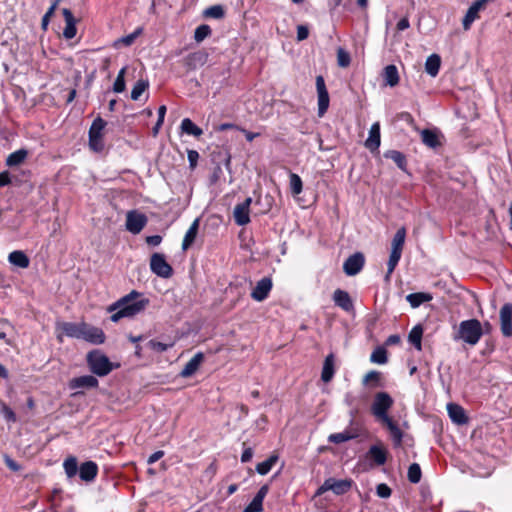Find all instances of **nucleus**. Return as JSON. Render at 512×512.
I'll return each mask as SVG.
<instances>
[{
  "mask_svg": "<svg viewBox=\"0 0 512 512\" xmlns=\"http://www.w3.org/2000/svg\"><path fill=\"white\" fill-rule=\"evenodd\" d=\"M82 329L83 333L81 339L95 345L103 344L105 342L106 336L101 328L92 326L85 322Z\"/></svg>",
  "mask_w": 512,
  "mask_h": 512,
  "instance_id": "obj_13",
  "label": "nucleus"
},
{
  "mask_svg": "<svg viewBox=\"0 0 512 512\" xmlns=\"http://www.w3.org/2000/svg\"><path fill=\"white\" fill-rule=\"evenodd\" d=\"M423 327L418 324L414 326L408 335V341L418 350H422Z\"/></svg>",
  "mask_w": 512,
  "mask_h": 512,
  "instance_id": "obj_34",
  "label": "nucleus"
},
{
  "mask_svg": "<svg viewBox=\"0 0 512 512\" xmlns=\"http://www.w3.org/2000/svg\"><path fill=\"white\" fill-rule=\"evenodd\" d=\"M330 481L326 479L324 483L317 489L315 496H320L330 490Z\"/></svg>",
  "mask_w": 512,
  "mask_h": 512,
  "instance_id": "obj_64",
  "label": "nucleus"
},
{
  "mask_svg": "<svg viewBox=\"0 0 512 512\" xmlns=\"http://www.w3.org/2000/svg\"><path fill=\"white\" fill-rule=\"evenodd\" d=\"M107 122L98 116L92 122L88 132L89 147L94 152H101L104 149L103 130Z\"/></svg>",
  "mask_w": 512,
  "mask_h": 512,
  "instance_id": "obj_6",
  "label": "nucleus"
},
{
  "mask_svg": "<svg viewBox=\"0 0 512 512\" xmlns=\"http://www.w3.org/2000/svg\"><path fill=\"white\" fill-rule=\"evenodd\" d=\"M337 62L340 67H348L351 62L349 53H347L344 49L339 48L337 50Z\"/></svg>",
  "mask_w": 512,
  "mask_h": 512,
  "instance_id": "obj_49",
  "label": "nucleus"
},
{
  "mask_svg": "<svg viewBox=\"0 0 512 512\" xmlns=\"http://www.w3.org/2000/svg\"><path fill=\"white\" fill-rule=\"evenodd\" d=\"M189 167L194 169L197 166V162L199 159V153L196 150H188L187 151Z\"/></svg>",
  "mask_w": 512,
  "mask_h": 512,
  "instance_id": "obj_56",
  "label": "nucleus"
},
{
  "mask_svg": "<svg viewBox=\"0 0 512 512\" xmlns=\"http://www.w3.org/2000/svg\"><path fill=\"white\" fill-rule=\"evenodd\" d=\"M421 140L429 148L436 149L441 146L439 133L432 129H423L421 131Z\"/></svg>",
  "mask_w": 512,
  "mask_h": 512,
  "instance_id": "obj_24",
  "label": "nucleus"
},
{
  "mask_svg": "<svg viewBox=\"0 0 512 512\" xmlns=\"http://www.w3.org/2000/svg\"><path fill=\"white\" fill-rule=\"evenodd\" d=\"M401 342V338L398 334L390 335L386 341L385 344L388 346L397 345Z\"/></svg>",
  "mask_w": 512,
  "mask_h": 512,
  "instance_id": "obj_63",
  "label": "nucleus"
},
{
  "mask_svg": "<svg viewBox=\"0 0 512 512\" xmlns=\"http://www.w3.org/2000/svg\"><path fill=\"white\" fill-rule=\"evenodd\" d=\"M8 260L11 264L20 268H27L30 264L28 256L20 250L11 252L8 256Z\"/></svg>",
  "mask_w": 512,
  "mask_h": 512,
  "instance_id": "obj_32",
  "label": "nucleus"
},
{
  "mask_svg": "<svg viewBox=\"0 0 512 512\" xmlns=\"http://www.w3.org/2000/svg\"><path fill=\"white\" fill-rule=\"evenodd\" d=\"M11 183L10 174L8 171L0 173V187L7 186Z\"/></svg>",
  "mask_w": 512,
  "mask_h": 512,
  "instance_id": "obj_60",
  "label": "nucleus"
},
{
  "mask_svg": "<svg viewBox=\"0 0 512 512\" xmlns=\"http://www.w3.org/2000/svg\"><path fill=\"white\" fill-rule=\"evenodd\" d=\"M290 188L294 195H298L302 192L303 183L299 175L290 173Z\"/></svg>",
  "mask_w": 512,
  "mask_h": 512,
  "instance_id": "obj_47",
  "label": "nucleus"
},
{
  "mask_svg": "<svg viewBox=\"0 0 512 512\" xmlns=\"http://www.w3.org/2000/svg\"><path fill=\"white\" fill-rule=\"evenodd\" d=\"M98 385L99 381L93 375L74 377L68 382L69 389L76 391L74 395H83L85 389L97 388Z\"/></svg>",
  "mask_w": 512,
  "mask_h": 512,
  "instance_id": "obj_7",
  "label": "nucleus"
},
{
  "mask_svg": "<svg viewBox=\"0 0 512 512\" xmlns=\"http://www.w3.org/2000/svg\"><path fill=\"white\" fill-rule=\"evenodd\" d=\"M63 467L68 478L74 477L79 470L76 457L70 456L66 458Z\"/></svg>",
  "mask_w": 512,
  "mask_h": 512,
  "instance_id": "obj_39",
  "label": "nucleus"
},
{
  "mask_svg": "<svg viewBox=\"0 0 512 512\" xmlns=\"http://www.w3.org/2000/svg\"><path fill=\"white\" fill-rule=\"evenodd\" d=\"M180 128L182 133L193 135L197 138L203 134V130L189 118H184L182 120Z\"/></svg>",
  "mask_w": 512,
  "mask_h": 512,
  "instance_id": "obj_35",
  "label": "nucleus"
},
{
  "mask_svg": "<svg viewBox=\"0 0 512 512\" xmlns=\"http://www.w3.org/2000/svg\"><path fill=\"white\" fill-rule=\"evenodd\" d=\"M309 36V29L307 26L305 25H299L297 27V40L298 41H303L305 39H307Z\"/></svg>",
  "mask_w": 512,
  "mask_h": 512,
  "instance_id": "obj_57",
  "label": "nucleus"
},
{
  "mask_svg": "<svg viewBox=\"0 0 512 512\" xmlns=\"http://www.w3.org/2000/svg\"><path fill=\"white\" fill-rule=\"evenodd\" d=\"M148 81L138 80L132 88L131 99L136 101L142 95V93L148 88Z\"/></svg>",
  "mask_w": 512,
  "mask_h": 512,
  "instance_id": "obj_45",
  "label": "nucleus"
},
{
  "mask_svg": "<svg viewBox=\"0 0 512 512\" xmlns=\"http://www.w3.org/2000/svg\"><path fill=\"white\" fill-rule=\"evenodd\" d=\"M252 202L250 197L246 198L244 202L237 204L233 211L235 223L239 226H244L250 222L249 207Z\"/></svg>",
  "mask_w": 512,
  "mask_h": 512,
  "instance_id": "obj_14",
  "label": "nucleus"
},
{
  "mask_svg": "<svg viewBox=\"0 0 512 512\" xmlns=\"http://www.w3.org/2000/svg\"><path fill=\"white\" fill-rule=\"evenodd\" d=\"M62 14L64 16V19H65V23H66V26L63 30V36L66 38V39H72L75 37L76 35V19L74 18L73 16V13L71 12L70 9L68 8H64L62 10Z\"/></svg>",
  "mask_w": 512,
  "mask_h": 512,
  "instance_id": "obj_22",
  "label": "nucleus"
},
{
  "mask_svg": "<svg viewBox=\"0 0 512 512\" xmlns=\"http://www.w3.org/2000/svg\"><path fill=\"white\" fill-rule=\"evenodd\" d=\"M278 461V455L272 454L270 455L265 461L260 462L256 466V471L260 475H266L270 472L272 467L276 464Z\"/></svg>",
  "mask_w": 512,
  "mask_h": 512,
  "instance_id": "obj_38",
  "label": "nucleus"
},
{
  "mask_svg": "<svg viewBox=\"0 0 512 512\" xmlns=\"http://www.w3.org/2000/svg\"><path fill=\"white\" fill-rule=\"evenodd\" d=\"M370 361L376 364H386L388 361L387 350L382 346L377 347L371 353Z\"/></svg>",
  "mask_w": 512,
  "mask_h": 512,
  "instance_id": "obj_40",
  "label": "nucleus"
},
{
  "mask_svg": "<svg viewBox=\"0 0 512 512\" xmlns=\"http://www.w3.org/2000/svg\"><path fill=\"white\" fill-rule=\"evenodd\" d=\"M211 32V28L208 25L202 24L195 29L194 39L196 42H202Z\"/></svg>",
  "mask_w": 512,
  "mask_h": 512,
  "instance_id": "obj_48",
  "label": "nucleus"
},
{
  "mask_svg": "<svg viewBox=\"0 0 512 512\" xmlns=\"http://www.w3.org/2000/svg\"><path fill=\"white\" fill-rule=\"evenodd\" d=\"M380 146V124L375 122L372 124L369 136L365 141V147L371 152L377 151Z\"/></svg>",
  "mask_w": 512,
  "mask_h": 512,
  "instance_id": "obj_21",
  "label": "nucleus"
},
{
  "mask_svg": "<svg viewBox=\"0 0 512 512\" xmlns=\"http://www.w3.org/2000/svg\"><path fill=\"white\" fill-rule=\"evenodd\" d=\"M490 0H476L467 10L466 15L463 18V28L468 30L471 24L478 18V13Z\"/></svg>",
  "mask_w": 512,
  "mask_h": 512,
  "instance_id": "obj_17",
  "label": "nucleus"
},
{
  "mask_svg": "<svg viewBox=\"0 0 512 512\" xmlns=\"http://www.w3.org/2000/svg\"><path fill=\"white\" fill-rule=\"evenodd\" d=\"M162 241V237L160 235H152L146 237V243L150 246H158Z\"/></svg>",
  "mask_w": 512,
  "mask_h": 512,
  "instance_id": "obj_59",
  "label": "nucleus"
},
{
  "mask_svg": "<svg viewBox=\"0 0 512 512\" xmlns=\"http://www.w3.org/2000/svg\"><path fill=\"white\" fill-rule=\"evenodd\" d=\"M393 404L394 400L387 392H378L374 396L371 413L388 430L394 447L398 448L402 445L404 434L393 418L388 415Z\"/></svg>",
  "mask_w": 512,
  "mask_h": 512,
  "instance_id": "obj_1",
  "label": "nucleus"
},
{
  "mask_svg": "<svg viewBox=\"0 0 512 512\" xmlns=\"http://www.w3.org/2000/svg\"><path fill=\"white\" fill-rule=\"evenodd\" d=\"M330 481V490L336 495H343L347 493L352 487L353 481L351 479L328 478Z\"/></svg>",
  "mask_w": 512,
  "mask_h": 512,
  "instance_id": "obj_25",
  "label": "nucleus"
},
{
  "mask_svg": "<svg viewBox=\"0 0 512 512\" xmlns=\"http://www.w3.org/2000/svg\"><path fill=\"white\" fill-rule=\"evenodd\" d=\"M253 457V449L251 447H248L244 449L242 455H241V461L243 463L249 462Z\"/></svg>",
  "mask_w": 512,
  "mask_h": 512,
  "instance_id": "obj_62",
  "label": "nucleus"
},
{
  "mask_svg": "<svg viewBox=\"0 0 512 512\" xmlns=\"http://www.w3.org/2000/svg\"><path fill=\"white\" fill-rule=\"evenodd\" d=\"M333 301L336 306L340 307L346 312H351L354 310L353 301L348 292L336 289L333 293Z\"/></svg>",
  "mask_w": 512,
  "mask_h": 512,
  "instance_id": "obj_18",
  "label": "nucleus"
},
{
  "mask_svg": "<svg viewBox=\"0 0 512 512\" xmlns=\"http://www.w3.org/2000/svg\"><path fill=\"white\" fill-rule=\"evenodd\" d=\"M89 370L96 376H107L112 370L119 368V364L112 363L109 358L99 350L90 351L86 356Z\"/></svg>",
  "mask_w": 512,
  "mask_h": 512,
  "instance_id": "obj_3",
  "label": "nucleus"
},
{
  "mask_svg": "<svg viewBox=\"0 0 512 512\" xmlns=\"http://www.w3.org/2000/svg\"><path fill=\"white\" fill-rule=\"evenodd\" d=\"M407 477L408 480L413 484H417L421 481L422 471L418 463H412L409 466Z\"/></svg>",
  "mask_w": 512,
  "mask_h": 512,
  "instance_id": "obj_42",
  "label": "nucleus"
},
{
  "mask_svg": "<svg viewBox=\"0 0 512 512\" xmlns=\"http://www.w3.org/2000/svg\"><path fill=\"white\" fill-rule=\"evenodd\" d=\"M368 455L378 465H384L387 461V450L379 445H372L368 451Z\"/></svg>",
  "mask_w": 512,
  "mask_h": 512,
  "instance_id": "obj_31",
  "label": "nucleus"
},
{
  "mask_svg": "<svg viewBox=\"0 0 512 512\" xmlns=\"http://www.w3.org/2000/svg\"><path fill=\"white\" fill-rule=\"evenodd\" d=\"M98 474V465L93 461L83 462L79 467V477L84 482H92Z\"/></svg>",
  "mask_w": 512,
  "mask_h": 512,
  "instance_id": "obj_19",
  "label": "nucleus"
},
{
  "mask_svg": "<svg viewBox=\"0 0 512 512\" xmlns=\"http://www.w3.org/2000/svg\"><path fill=\"white\" fill-rule=\"evenodd\" d=\"M447 410L449 417L454 423L458 425H463L468 422V417L466 416L464 409L460 405L450 403L447 405Z\"/></svg>",
  "mask_w": 512,
  "mask_h": 512,
  "instance_id": "obj_23",
  "label": "nucleus"
},
{
  "mask_svg": "<svg viewBox=\"0 0 512 512\" xmlns=\"http://www.w3.org/2000/svg\"><path fill=\"white\" fill-rule=\"evenodd\" d=\"M433 299L432 294L427 292H416L411 293L406 296L407 302L411 305L412 308H417L421 304L425 302H429Z\"/></svg>",
  "mask_w": 512,
  "mask_h": 512,
  "instance_id": "obj_29",
  "label": "nucleus"
},
{
  "mask_svg": "<svg viewBox=\"0 0 512 512\" xmlns=\"http://www.w3.org/2000/svg\"><path fill=\"white\" fill-rule=\"evenodd\" d=\"M85 322L73 323V322H59L56 324L57 331L61 333L57 334L58 342H63V334L70 338L81 339Z\"/></svg>",
  "mask_w": 512,
  "mask_h": 512,
  "instance_id": "obj_9",
  "label": "nucleus"
},
{
  "mask_svg": "<svg viewBox=\"0 0 512 512\" xmlns=\"http://www.w3.org/2000/svg\"><path fill=\"white\" fill-rule=\"evenodd\" d=\"M152 350L162 353L165 352L171 345L159 342L157 340H150L147 344Z\"/></svg>",
  "mask_w": 512,
  "mask_h": 512,
  "instance_id": "obj_52",
  "label": "nucleus"
},
{
  "mask_svg": "<svg viewBox=\"0 0 512 512\" xmlns=\"http://www.w3.org/2000/svg\"><path fill=\"white\" fill-rule=\"evenodd\" d=\"M1 414L8 422L15 423L17 421V417L14 411L5 404H3L1 407Z\"/></svg>",
  "mask_w": 512,
  "mask_h": 512,
  "instance_id": "obj_50",
  "label": "nucleus"
},
{
  "mask_svg": "<svg viewBox=\"0 0 512 512\" xmlns=\"http://www.w3.org/2000/svg\"><path fill=\"white\" fill-rule=\"evenodd\" d=\"M28 155V152L27 150L25 149H19L13 153H11L7 159H6V165L9 166V167H14V166H17V165H20L21 163L24 162V160L26 159Z\"/></svg>",
  "mask_w": 512,
  "mask_h": 512,
  "instance_id": "obj_37",
  "label": "nucleus"
},
{
  "mask_svg": "<svg viewBox=\"0 0 512 512\" xmlns=\"http://www.w3.org/2000/svg\"><path fill=\"white\" fill-rule=\"evenodd\" d=\"M376 493L380 498H389L391 496L392 490L387 484L381 483L377 485Z\"/></svg>",
  "mask_w": 512,
  "mask_h": 512,
  "instance_id": "obj_51",
  "label": "nucleus"
},
{
  "mask_svg": "<svg viewBox=\"0 0 512 512\" xmlns=\"http://www.w3.org/2000/svg\"><path fill=\"white\" fill-rule=\"evenodd\" d=\"M334 362H335L334 354L330 353L329 355L326 356L324 363H323L322 372H321V380L325 383L330 382L334 376V373H335Z\"/></svg>",
  "mask_w": 512,
  "mask_h": 512,
  "instance_id": "obj_26",
  "label": "nucleus"
},
{
  "mask_svg": "<svg viewBox=\"0 0 512 512\" xmlns=\"http://www.w3.org/2000/svg\"><path fill=\"white\" fill-rule=\"evenodd\" d=\"M364 264V255L361 252H356L345 260L343 270L346 275L354 276L362 270Z\"/></svg>",
  "mask_w": 512,
  "mask_h": 512,
  "instance_id": "obj_12",
  "label": "nucleus"
},
{
  "mask_svg": "<svg viewBox=\"0 0 512 512\" xmlns=\"http://www.w3.org/2000/svg\"><path fill=\"white\" fill-rule=\"evenodd\" d=\"M247 512H262L263 511V502L258 498H253L252 501L248 504Z\"/></svg>",
  "mask_w": 512,
  "mask_h": 512,
  "instance_id": "obj_53",
  "label": "nucleus"
},
{
  "mask_svg": "<svg viewBox=\"0 0 512 512\" xmlns=\"http://www.w3.org/2000/svg\"><path fill=\"white\" fill-rule=\"evenodd\" d=\"M316 89L318 94V115L322 117L329 107V93L322 75L316 77Z\"/></svg>",
  "mask_w": 512,
  "mask_h": 512,
  "instance_id": "obj_11",
  "label": "nucleus"
},
{
  "mask_svg": "<svg viewBox=\"0 0 512 512\" xmlns=\"http://www.w3.org/2000/svg\"><path fill=\"white\" fill-rule=\"evenodd\" d=\"M383 79L386 85L394 87L399 83V73L395 65H387L383 70Z\"/></svg>",
  "mask_w": 512,
  "mask_h": 512,
  "instance_id": "obj_28",
  "label": "nucleus"
},
{
  "mask_svg": "<svg viewBox=\"0 0 512 512\" xmlns=\"http://www.w3.org/2000/svg\"><path fill=\"white\" fill-rule=\"evenodd\" d=\"M362 384L370 388L382 387V373L376 370H371L362 379Z\"/></svg>",
  "mask_w": 512,
  "mask_h": 512,
  "instance_id": "obj_30",
  "label": "nucleus"
},
{
  "mask_svg": "<svg viewBox=\"0 0 512 512\" xmlns=\"http://www.w3.org/2000/svg\"><path fill=\"white\" fill-rule=\"evenodd\" d=\"M501 331L506 337L512 335V304L506 303L500 310Z\"/></svg>",
  "mask_w": 512,
  "mask_h": 512,
  "instance_id": "obj_16",
  "label": "nucleus"
},
{
  "mask_svg": "<svg viewBox=\"0 0 512 512\" xmlns=\"http://www.w3.org/2000/svg\"><path fill=\"white\" fill-rule=\"evenodd\" d=\"M441 66V58L438 54L430 55L425 62V71L432 77L437 76Z\"/></svg>",
  "mask_w": 512,
  "mask_h": 512,
  "instance_id": "obj_33",
  "label": "nucleus"
},
{
  "mask_svg": "<svg viewBox=\"0 0 512 512\" xmlns=\"http://www.w3.org/2000/svg\"><path fill=\"white\" fill-rule=\"evenodd\" d=\"M272 289V280L269 277H264L259 280L251 293V297L256 301H264Z\"/></svg>",
  "mask_w": 512,
  "mask_h": 512,
  "instance_id": "obj_15",
  "label": "nucleus"
},
{
  "mask_svg": "<svg viewBox=\"0 0 512 512\" xmlns=\"http://www.w3.org/2000/svg\"><path fill=\"white\" fill-rule=\"evenodd\" d=\"M140 33H141V29H137L133 33L126 35V36L122 37L121 39H119V42L123 43L126 46H130L135 41V39L137 38V36Z\"/></svg>",
  "mask_w": 512,
  "mask_h": 512,
  "instance_id": "obj_55",
  "label": "nucleus"
},
{
  "mask_svg": "<svg viewBox=\"0 0 512 512\" xmlns=\"http://www.w3.org/2000/svg\"><path fill=\"white\" fill-rule=\"evenodd\" d=\"M483 335V328L479 320L469 319L462 321L459 325L458 336L455 338L462 339L469 345H476Z\"/></svg>",
  "mask_w": 512,
  "mask_h": 512,
  "instance_id": "obj_4",
  "label": "nucleus"
},
{
  "mask_svg": "<svg viewBox=\"0 0 512 512\" xmlns=\"http://www.w3.org/2000/svg\"><path fill=\"white\" fill-rule=\"evenodd\" d=\"M55 10H56L55 5H51L50 8L47 10V12L42 17L41 28L43 30H47V27L49 25L50 19L53 16Z\"/></svg>",
  "mask_w": 512,
  "mask_h": 512,
  "instance_id": "obj_54",
  "label": "nucleus"
},
{
  "mask_svg": "<svg viewBox=\"0 0 512 512\" xmlns=\"http://www.w3.org/2000/svg\"><path fill=\"white\" fill-rule=\"evenodd\" d=\"M199 229V218L195 219L193 223L190 225L189 229L187 230L183 241H182V250L186 251L189 249L193 243L195 242V239L198 234Z\"/></svg>",
  "mask_w": 512,
  "mask_h": 512,
  "instance_id": "obj_27",
  "label": "nucleus"
},
{
  "mask_svg": "<svg viewBox=\"0 0 512 512\" xmlns=\"http://www.w3.org/2000/svg\"><path fill=\"white\" fill-rule=\"evenodd\" d=\"M150 269L159 277L170 278L173 275V268L166 261L164 254L154 253L150 258Z\"/></svg>",
  "mask_w": 512,
  "mask_h": 512,
  "instance_id": "obj_8",
  "label": "nucleus"
},
{
  "mask_svg": "<svg viewBox=\"0 0 512 512\" xmlns=\"http://www.w3.org/2000/svg\"><path fill=\"white\" fill-rule=\"evenodd\" d=\"M384 157L391 159L399 169L406 171L407 161L406 156L398 150H389L385 152Z\"/></svg>",
  "mask_w": 512,
  "mask_h": 512,
  "instance_id": "obj_36",
  "label": "nucleus"
},
{
  "mask_svg": "<svg viewBox=\"0 0 512 512\" xmlns=\"http://www.w3.org/2000/svg\"><path fill=\"white\" fill-rule=\"evenodd\" d=\"M203 15L206 18L222 19L225 15V11L223 6L213 5L205 9Z\"/></svg>",
  "mask_w": 512,
  "mask_h": 512,
  "instance_id": "obj_43",
  "label": "nucleus"
},
{
  "mask_svg": "<svg viewBox=\"0 0 512 512\" xmlns=\"http://www.w3.org/2000/svg\"><path fill=\"white\" fill-rule=\"evenodd\" d=\"M163 456H164V451L158 450L149 456L147 462H148V464H153V463L157 462L158 460H160Z\"/></svg>",
  "mask_w": 512,
  "mask_h": 512,
  "instance_id": "obj_61",
  "label": "nucleus"
},
{
  "mask_svg": "<svg viewBox=\"0 0 512 512\" xmlns=\"http://www.w3.org/2000/svg\"><path fill=\"white\" fill-rule=\"evenodd\" d=\"M4 461H5V464L7 465V467L12 470V471H19L20 470V465L14 461L12 458H10L8 455H5L4 456Z\"/></svg>",
  "mask_w": 512,
  "mask_h": 512,
  "instance_id": "obj_58",
  "label": "nucleus"
},
{
  "mask_svg": "<svg viewBox=\"0 0 512 512\" xmlns=\"http://www.w3.org/2000/svg\"><path fill=\"white\" fill-rule=\"evenodd\" d=\"M148 303L149 300L143 298L141 293L132 290L129 294L111 304L107 311L112 313L110 319L116 323L122 318H130L137 315L146 308Z\"/></svg>",
  "mask_w": 512,
  "mask_h": 512,
  "instance_id": "obj_2",
  "label": "nucleus"
},
{
  "mask_svg": "<svg viewBox=\"0 0 512 512\" xmlns=\"http://www.w3.org/2000/svg\"><path fill=\"white\" fill-rule=\"evenodd\" d=\"M125 73H126V67H123L119 71V73L115 79V82L113 84V91L115 93H121L125 90V87H126L125 86Z\"/></svg>",
  "mask_w": 512,
  "mask_h": 512,
  "instance_id": "obj_46",
  "label": "nucleus"
},
{
  "mask_svg": "<svg viewBox=\"0 0 512 512\" xmlns=\"http://www.w3.org/2000/svg\"><path fill=\"white\" fill-rule=\"evenodd\" d=\"M147 217L145 214L137 210L128 211L126 214V229L132 234H139L147 224Z\"/></svg>",
  "mask_w": 512,
  "mask_h": 512,
  "instance_id": "obj_10",
  "label": "nucleus"
},
{
  "mask_svg": "<svg viewBox=\"0 0 512 512\" xmlns=\"http://www.w3.org/2000/svg\"><path fill=\"white\" fill-rule=\"evenodd\" d=\"M405 238H406V229L404 227H401L400 229L397 230V232L395 233L393 240H392L391 253L389 256L388 263H387L386 278L390 277V275L395 270V268L401 258L404 243H405Z\"/></svg>",
  "mask_w": 512,
  "mask_h": 512,
  "instance_id": "obj_5",
  "label": "nucleus"
},
{
  "mask_svg": "<svg viewBox=\"0 0 512 512\" xmlns=\"http://www.w3.org/2000/svg\"><path fill=\"white\" fill-rule=\"evenodd\" d=\"M204 360V354L201 352L196 353L184 366L180 372V376L187 378L192 376L200 367Z\"/></svg>",
  "mask_w": 512,
  "mask_h": 512,
  "instance_id": "obj_20",
  "label": "nucleus"
},
{
  "mask_svg": "<svg viewBox=\"0 0 512 512\" xmlns=\"http://www.w3.org/2000/svg\"><path fill=\"white\" fill-rule=\"evenodd\" d=\"M356 436H357L356 434H353L349 431H344L341 433L331 434L329 436L328 440L331 443L340 444V443L346 442L348 440L354 439Z\"/></svg>",
  "mask_w": 512,
  "mask_h": 512,
  "instance_id": "obj_44",
  "label": "nucleus"
},
{
  "mask_svg": "<svg viewBox=\"0 0 512 512\" xmlns=\"http://www.w3.org/2000/svg\"><path fill=\"white\" fill-rule=\"evenodd\" d=\"M204 60H205V55L203 53H201V52H194V53L189 54L185 58V64L189 68L194 69V68H196V66L198 64L199 65H203Z\"/></svg>",
  "mask_w": 512,
  "mask_h": 512,
  "instance_id": "obj_41",
  "label": "nucleus"
}]
</instances>
